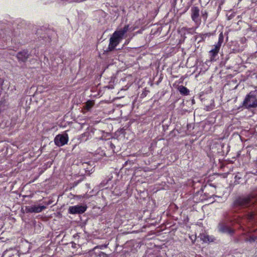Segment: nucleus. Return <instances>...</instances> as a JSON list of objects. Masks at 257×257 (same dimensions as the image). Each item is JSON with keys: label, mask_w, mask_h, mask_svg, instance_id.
<instances>
[{"label": "nucleus", "mask_w": 257, "mask_h": 257, "mask_svg": "<svg viewBox=\"0 0 257 257\" xmlns=\"http://www.w3.org/2000/svg\"><path fill=\"white\" fill-rule=\"evenodd\" d=\"M212 35V33H206L205 34L200 33L197 36V37L198 38H200V40L199 41V42H202V41H205V38L206 37H209Z\"/></svg>", "instance_id": "obj_13"}, {"label": "nucleus", "mask_w": 257, "mask_h": 257, "mask_svg": "<svg viewBox=\"0 0 257 257\" xmlns=\"http://www.w3.org/2000/svg\"><path fill=\"white\" fill-rule=\"evenodd\" d=\"M179 91L180 92L184 95H187L188 94L189 92L188 89L184 86H181L179 87Z\"/></svg>", "instance_id": "obj_16"}, {"label": "nucleus", "mask_w": 257, "mask_h": 257, "mask_svg": "<svg viewBox=\"0 0 257 257\" xmlns=\"http://www.w3.org/2000/svg\"><path fill=\"white\" fill-rule=\"evenodd\" d=\"M224 41V35L223 32H221L218 36V40L217 43L213 45L214 48L212 49L209 52L211 61L215 60L216 56L219 52L220 48Z\"/></svg>", "instance_id": "obj_5"}, {"label": "nucleus", "mask_w": 257, "mask_h": 257, "mask_svg": "<svg viewBox=\"0 0 257 257\" xmlns=\"http://www.w3.org/2000/svg\"><path fill=\"white\" fill-rule=\"evenodd\" d=\"M29 57V54L27 50H24L19 52L17 54V58L19 61L25 62Z\"/></svg>", "instance_id": "obj_11"}, {"label": "nucleus", "mask_w": 257, "mask_h": 257, "mask_svg": "<svg viewBox=\"0 0 257 257\" xmlns=\"http://www.w3.org/2000/svg\"><path fill=\"white\" fill-rule=\"evenodd\" d=\"M110 147L113 149V148H115V146L112 143H110Z\"/></svg>", "instance_id": "obj_22"}, {"label": "nucleus", "mask_w": 257, "mask_h": 257, "mask_svg": "<svg viewBox=\"0 0 257 257\" xmlns=\"http://www.w3.org/2000/svg\"><path fill=\"white\" fill-rule=\"evenodd\" d=\"M94 133V131L92 128L88 127L84 133L82 134L79 136L78 140L80 142H86L92 138Z\"/></svg>", "instance_id": "obj_7"}, {"label": "nucleus", "mask_w": 257, "mask_h": 257, "mask_svg": "<svg viewBox=\"0 0 257 257\" xmlns=\"http://www.w3.org/2000/svg\"><path fill=\"white\" fill-rule=\"evenodd\" d=\"M94 105V102L91 100H88L86 102L85 108L86 109H90Z\"/></svg>", "instance_id": "obj_18"}, {"label": "nucleus", "mask_w": 257, "mask_h": 257, "mask_svg": "<svg viewBox=\"0 0 257 257\" xmlns=\"http://www.w3.org/2000/svg\"><path fill=\"white\" fill-rule=\"evenodd\" d=\"M44 203L45 205H49L51 204L52 202L50 200H49L48 202H44Z\"/></svg>", "instance_id": "obj_21"}, {"label": "nucleus", "mask_w": 257, "mask_h": 257, "mask_svg": "<svg viewBox=\"0 0 257 257\" xmlns=\"http://www.w3.org/2000/svg\"><path fill=\"white\" fill-rule=\"evenodd\" d=\"M46 207L45 205L27 206L26 207V211L27 213H39L42 211L43 210L46 209Z\"/></svg>", "instance_id": "obj_10"}, {"label": "nucleus", "mask_w": 257, "mask_h": 257, "mask_svg": "<svg viewBox=\"0 0 257 257\" xmlns=\"http://www.w3.org/2000/svg\"><path fill=\"white\" fill-rule=\"evenodd\" d=\"M42 31V29H38L37 31V32H36V34L37 35H40V37L41 38H46V37L45 36V34H48L49 32V30H47V29H45V35L44 36H41V35H42V33L41 32V31Z\"/></svg>", "instance_id": "obj_17"}, {"label": "nucleus", "mask_w": 257, "mask_h": 257, "mask_svg": "<svg viewBox=\"0 0 257 257\" xmlns=\"http://www.w3.org/2000/svg\"><path fill=\"white\" fill-rule=\"evenodd\" d=\"M7 251V250L4 252V254H5Z\"/></svg>", "instance_id": "obj_23"}, {"label": "nucleus", "mask_w": 257, "mask_h": 257, "mask_svg": "<svg viewBox=\"0 0 257 257\" xmlns=\"http://www.w3.org/2000/svg\"><path fill=\"white\" fill-rule=\"evenodd\" d=\"M244 177V175L243 173L238 172L234 177V184H243L245 183V181Z\"/></svg>", "instance_id": "obj_12"}, {"label": "nucleus", "mask_w": 257, "mask_h": 257, "mask_svg": "<svg viewBox=\"0 0 257 257\" xmlns=\"http://www.w3.org/2000/svg\"><path fill=\"white\" fill-rule=\"evenodd\" d=\"M257 241V236H250L245 239V241H249L250 242H253Z\"/></svg>", "instance_id": "obj_19"}, {"label": "nucleus", "mask_w": 257, "mask_h": 257, "mask_svg": "<svg viewBox=\"0 0 257 257\" xmlns=\"http://www.w3.org/2000/svg\"><path fill=\"white\" fill-rule=\"evenodd\" d=\"M250 203L249 197L244 196H238L236 197L231 205L232 212H237L240 209L247 207Z\"/></svg>", "instance_id": "obj_3"}, {"label": "nucleus", "mask_w": 257, "mask_h": 257, "mask_svg": "<svg viewBox=\"0 0 257 257\" xmlns=\"http://www.w3.org/2000/svg\"><path fill=\"white\" fill-rule=\"evenodd\" d=\"M201 16H202V17L203 18V19H204V20L206 21L208 17L207 12L206 10L204 11H202L201 12Z\"/></svg>", "instance_id": "obj_20"}, {"label": "nucleus", "mask_w": 257, "mask_h": 257, "mask_svg": "<svg viewBox=\"0 0 257 257\" xmlns=\"http://www.w3.org/2000/svg\"><path fill=\"white\" fill-rule=\"evenodd\" d=\"M191 17L192 21L198 25L201 23V20L199 19L200 10L198 7H193L191 9Z\"/></svg>", "instance_id": "obj_9"}, {"label": "nucleus", "mask_w": 257, "mask_h": 257, "mask_svg": "<svg viewBox=\"0 0 257 257\" xmlns=\"http://www.w3.org/2000/svg\"><path fill=\"white\" fill-rule=\"evenodd\" d=\"M234 216L230 215V212L225 213L224 219L218 225V231L222 233H227L230 235L234 232V230L230 228V226L234 223L237 222Z\"/></svg>", "instance_id": "obj_2"}, {"label": "nucleus", "mask_w": 257, "mask_h": 257, "mask_svg": "<svg viewBox=\"0 0 257 257\" xmlns=\"http://www.w3.org/2000/svg\"><path fill=\"white\" fill-rule=\"evenodd\" d=\"M129 25H126L122 28L114 32L109 39L107 51H112L121 42L124 34L128 31Z\"/></svg>", "instance_id": "obj_1"}, {"label": "nucleus", "mask_w": 257, "mask_h": 257, "mask_svg": "<svg viewBox=\"0 0 257 257\" xmlns=\"http://www.w3.org/2000/svg\"><path fill=\"white\" fill-rule=\"evenodd\" d=\"M201 239L204 242H209L212 241V240H210L209 235L204 233L201 234Z\"/></svg>", "instance_id": "obj_15"}, {"label": "nucleus", "mask_w": 257, "mask_h": 257, "mask_svg": "<svg viewBox=\"0 0 257 257\" xmlns=\"http://www.w3.org/2000/svg\"><path fill=\"white\" fill-rule=\"evenodd\" d=\"M87 209L86 205H75L69 208V213L72 214H82Z\"/></svg>", "instance_id": "obj_8"}, {"label": "nucleus", "mask_w": 257, "mask_h": 257, "mask_svg": "<svg viewBox=\"0 0 257 257\" xmlns=\"http://www.w3.org/2000/svg\"><path fill=\"white\" fill-rule=\"evenodd\" d=\"M69 137L67 134L57 135L54 139L55 144L58 147L63 146L68 142Z\"/></svg>", "instance_id": "obj_6"}, {"label": "nucleus", "mask_w": 257, "mask_h": 257, "mask_svg": "<svg viewBox=\"0 0 257 257\" xmlns=\"http://www.w3.org/2000/svg\"><path fill=\"white\" fill-rule=\"evenodd\" d=\"M196 30V28H187V27H183L181 29V31L182 32H184V34H193Z\"/></svg>", "instance_id": "obj_14"}, {"label": "nucleus", "mask_w": 257, "mask_h": 257, "mask_svg": "<svg viewBox=\"0 0 257 257\" xmlns=\"http://www.w3.org/2000/svg\"><path fill=\"white\" fill-rule=\"evenodd\" d=\"M242 105L247 109L257 107V89L251 91L246 95Z\"/></svg>", "instance_id": "obj_4"}]
</instances>
